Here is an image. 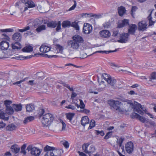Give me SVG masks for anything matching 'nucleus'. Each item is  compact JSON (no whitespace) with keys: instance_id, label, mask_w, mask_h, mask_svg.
<instances>
[{"instance_id":"37998d69","label":"nucleus","mask_w":156,"mask_h":156,"mask_svg":"<svg viewBox=\"0 0 156 156\" xmlns=\"http://www.w3.org/2000/svg\"><path fill=\"white\" fill-rule=\"evenodd\" d=\"M117 51V49H115V50L114 51H96L95 53H105L106 54L109 53L110 52H115Z\"/></svg>"},{"instance_id":"72a5a7b5","label":"nucleus","mask_w":156,"mask_h":156,"mask_svg":"<svg viewBox=\"0 0 156 156\" xmlns=\"http://www.w3.org/2000/svg\"><path fill=\"white\" fill-rule=\"evenodd\" d=\"M71 25L70 22L69 21H64L62 23V27L63 28L69 27Z\"/></svg>"},{"instance_id":"6e6552de","label":"nucleus","mask_w":156,"mask_h":156,"mask_svg":"<svg viewBox=\"0 0 156 156\" xmlns=\"http://www.w3.org/2000/svg\"><path fill=\"white\" fill-rule=\"evenodd\" d=\"M129 35V33H123L120 34V39L118 41L122 43L127 42L128 41Z\"/></svg>"},{"instance_id":"49530a36","label":"nucleus","mask_w":156,"mask_h":156,"mask_svg":"<svg viewBox=\"0 0 156 156\" xmlns=\"http://www.w3.org/2000/svg\"><path fill=\"white\" fill-rule=\"evenodd\" d=\"M132 118H136L138 119L140 117V115L136 113L133 112L131 115Z\"/></svg>"},{"instance_id":"69168bd1","label":"nucleus","mask_w":156,"mask_h":156,"mask_svg":"<svg viewBox=\"0 0 156 156\" xmlns=\"http://www.w3.org/2000/svg\"><path fill=\"white\" fill-rule=\"evenodd\" d=\"M11 101L9 100H6L4 101V104L5 105L6 108L7 106H9L10 104L11 103Z\"/></svg>"},{"instance_id":"4d7b16f0","label":"nucleus","mask_w":156,"mask_h":156,"mask_svg":"<svg viewBox=\"0 0 156 156\" xmlns=\"http://www.w3.org/2000/svg\"><path fill=\"white\" fill-rule=\"evenodd\" d=\"M110 25L109 22H106L103 24V26L105 28H108L110 27Z\"/></svg>"},{"instance_id":"0e129e2a","label":"nucleus","mask_w":156,"mask_h":156,"mask_svg":"<svg viewBox=\"0 0 156 156\" xmlns=\"http://www.w3.org/2000/svg\"><path fill=\"white\" fill-rule=\"evenodd\" d=\"M60 122H61L62 124V130H65L66 129V124L62 120H60Z\"/></svg>"},{"instance_id":"bf43d9fd","label":"nucleus","mask_w":156,"mask_h":156,"mask_svg":"<svg viewBox=\"0 0 156 156\" xmlns=\"http://www.w3.org/2000/svg\"><path fill=\"white\" fill-rule=\"evenodd\" d=\"M40 114H39V117H41L42 116H43L44 114V110L43 109H40L39 110Z\"/></svg>"},{"instance_id":"1a4fd4ad","label":"nucleus","mask_w":156,"mask_h":156,"mask_svg":"<svg viewBox=\"0 0 156 156\" xmlns=\"http://www.w3.org/2000/svg\"><path fill=\"white\" fill-rule=\"evenodd\" d=\"M147 24L145 21H142L138 23V29L139 31H143L147 29Z\"/></svg>"},{"instance_id":"dca6fc26","label":"nucleus","mask_w":156,"mask_h":156,"mask_svg":"<svg viewBox=\"0 0 156 156\" xmlns=\"http://www.w3.org/2000/svg\"><path fill=\"white\" fill-rule=\"evenodd\" d=\"M22 38L21 34L18 32L16 33L12 36L13 39L16 42H19L21 41Z\"/></svg>"},{"instance_id":"4be33fe9","label":"nucleus","mask_w":156,"mask_h":156,"mask_svg":"<svg viewBox=\"0 0 156 156\" xmlns=\"http://www.w3.org/2000/svg\"><path fill=\"white\" fill-rule=\"evenodd\" d=\"M20 149V147L17 144H14L11 147L12 151L16 154L19 152Z\"/></svg>"},{"instance_id":"f257e3e1","label":"nucleus","mask_w":156,"mask_h":156,"mask_svg":"<svg viewBox=\"0 0 156 156\" xmlns=\"http://www.w3.org/2000/svg\"><path fill=\"white\" fill-rule=\"evenodd\" d=\"M54 119V118L52 114L47 113L43 115L41 121L44 125L47 126L53 121Z\"/></svg>"},{"instance_id":"de8ad7c7","label":"nucleus","mask_w":156,"mask_h":156,"mask_svg":"<svg viewBox=\"0 0 156 156\" xmlns=\"http://www.w3.org/2000/svg\"><path fill=\"white\" fill-rule=\"evenodd\" d=\"M137 9V8L136 6H132V9L131 10V14L132 16L134 18V12H135L136 9Z\"/></svg>"},{"instance_id":"0eeeda50","label":"nucleus","mask_w":156,"mask_h":156,"mask_svg":"<svg viewBox=\"0 0 156 156\" xmlns=\"http://www.w3.org/2000/svg\"><path fill=\"white\" fill-rule=\"evenodd\" d=\"M133 144L131 141L127 142L125 145V149L126 152L129 154H131L134 150Z\"/></svg>"},{"instance_id":"473e14b6","label":"nucleus","mask_w":156,"mask_h":156,"mask_svg":"<svg viewBox=\"0 0 156 156\" xmlns=\"http://www.w3.org/2000/svg\"><path fill=\"white\" fill-rule=\"evenodd\" d=\"M45 26L44 25H42L41 26H39L36 29V30L38 33H39L41 31L45 30Z\"/></svg>"},{"instance_id":"a878e982","label":"nucleus","mask_w":156,"mask_h":156,"mask_svg":"<svg viewBox=\"0 0 156 156\" xmlns=\"http://www.w3.org/2000/svg\"><path fill=\"white\" fill-rule=\"evenodd\" d=\"M12 47L13 49H20L22 47L20 43L16 42L14 44H12Z\"/></svg>"},{"instance_id":"393cba45","label":"nucleus","mask_w":156,"mask_h":156,"mask_svg":"<svg viewBox=\"0 0 156 156\" xmlns=\"http://www.w3.org/2000/svg\"><path fill=\"white\" fill-rule=\"evenodd\" d=\"M0 119H3L5 120H8L9 119V116L0 110Z\"/></svg>"},{"instance_id":"f8f14e48","label":"nucleus","mask_w":156,"mask_h":156,"mask_svg":"<svg viewBox=\"0 0 156 156\" xmlns=\"http://www.w3.org/2000/svg\"><path fill=\"white\" fill-rule=\"evenodd\" d=\"M62 150H57L53 151H48L44 155V156H61Z\"/></svg>"},{"instance_id":"423d86ee","label":"nucleus","mask_w":156,"mask_h":156,"mask_svg":"<svg viewBox=\"0 0 156 156\" xmlns=\"http://www.w3.org/2000/svg\"><path fill=\"white\" fill-rule=\"evenodd\" d=\"M140 108L143 111H144V109L142 105L136 102H134V106L133 108V111L136 112L141 115H143L144 112L140 109Z\"/></svg>"},{"instance_id":"cd10ccee","label":"nucleus","mask_w":156,"mask_h":156,"mask_svg":"<svg viewBox=\"0 0 156 156\" xmlns=\"http://www.w3.org/2000/svg\"><path fill=\"white\" fill-rule=\"evenodd\" d=\"M13 108L16 112L20 111L22 110V105L21 104H13Z\"/></svg>"},{"instance_id":"20e7f679","label":"nucleus","mask_w":156,"mask_h":156,"mask_svg":"<svg viewBox=\"0 0 156 156\" xmlns=\"http://www.w3.org/2000/svg\"><path fill=\"white\" fill-rule=\"evenodd\" d=\"M44 24H47L48 27L51 28H54L57 26V27L56 28V30L57 31H58L61 29V22L58 21L57 23L55 21H49L48 23H44Z\"/></svg>"},{"instance_id":"2eb2a0df","label":"nucleus","mask_w":156,"mask_h":156,"mask_svg":"<svg viewBox=\"0 0 156 156\" xmlns=\"http://www.w3.org/2000/svg\"><path fill=\"white\" fill-rule=\"evenodd\" d=\"M99 34L101 37L108 38L111 35L110 32L108 30H103L99 32Z\"/></svg>"},{"instance_id":"e2e57ef3","label":"nucleus","mask_w":156,"mask_h":156,"mask_svg":"<svg viewBox=\"0 0 156 156\" xmlns=\"http://www.w3.org/2000/svg\"><path fill=\"white\" fill-rule=\"evenodd\" d=\"M63 84L64 86L66 87L67 88L69 89L70 91H73V88H71L70 86L68 84H66L65 83H63Z\"/></svg>"},{"instance_id":"09e8293b","label":"nucleus","mask_w":156,"mask_h":156,"mask_svg":"<svg viewBox=\"0 0 156 156\" xmlns=\"http://www.w3.org/2000/svg\"><path fill=\"white\" fill-rule=\"evenodd\" d=\"M102 76L106 81L111 77V76H110L108 75V74L106 73L103 74Z\"/></svg>"},{"instance_id":"8fccbe9b","label":"nucleus","mask_w":156,"mask_h":156,"mask_svg":"<svg viewBox=\"0 0 156 156\" xmlns=\"http://www.w3.org/2000/svg\"><path fill=\"white\" fill-rule=\"evenodd\" d=\"M79 112L81 113L87 114L89 113L90 112V111L88 109H87L84 108V109L80 110Z\"/></svg>"},{"instance_id":"7ed1b4c3","label":"nucleus","mask_w":156,"mask_h":156,"mask_svg":"<svg viewBox=\"0 0 156 156\" xmlns=\"http://www.w3.org/2000/svg\"><path fill=\"white\" fill-rule=\"evenodd\" d=\"M26 149L30 152L32 155L34 156H39L41 153V151L39 148L34 146L32 145L28 146Z\"/></svg>"},{"instance_id":"c756f323","label":"nucleus","mask_w":156,"mask_h":156,"mask_svg":"<svg viewBox=\"0 0 156 156\" xmlns=\"http://www.w3.org/2000/svg\"><path fill=\"white\" fill-rule=\"evenodd\" d=\"M105 87V85L104 84V82L102 81L99 84V87L98 88L97 90L99 91H102Z\"/></svg>"},{"instance_id":"13d9d810","label":"nucleus","mask_w":156,"mask_h":156,"mask_svg":"<svg viewBox=\"0 0 156 156\" xmlns=\"http://www.w3.org/2000/svg\"><path fill=\"white\" fill-rule=\"evenodd\" d=\"M156 73L154 72H153L151 75V78H150V81H151V80L152 79H155L156 77Z\"/></svg>"},{"instance_id":"ea45409f","label":"nucleus","mask_w":156,"mask_h":156,"mask_svg":"<svg viewBox=\"0 0 156 156\" xmlns=\"http://www.w3.org/2000/svg\"><path fill=\"white\" fill-rule=\"evenodd\" d=\"M70 26L75 28V29L77 30H79V27L78 25V23L76 22H72Z\"/></svg>"},{"instance_id":"f704fd0d","label":"nucleus","mask_w":156,"mask_h":156,"mask_svg":"<svg viewBox=\"0 0 156 156\" xmlns=\"http://www.w3.org/2000/svg\"><path fill=\"white\" fill-rule=\"evenodd\" d=\"M26 6L28 8H32L35 6L34 2L31 1H28L26 4Z\"/></svg>"},{"instance_id":"ddd939ff","label":"nucleus","mask_w":156,"mask_h":156,"mask_svg":"<svg viewBox=\"0 0 156 156\" xmlns=\"http://www.w3.org/2000/svg\"><path fill=\"white\" fill-rule=\"evenodd\" d=\"M137 29V27L136 24H131L129 25L128 29L129 34L133 35Z\"/></svg>"},{"instance_id":"4468645a","label":"nucleus","mask_w":156,"mask_h":156,"mask_svg":"<svg viewBox=\"0 0 156 156\" xmlns=\"http://www.w3.org/2000/svg\"><path fill=\"white\" fill-rule=\"evenodd\" d=\"M72 39L73 41L80 44L81 43H83L84 40L83 38L78 35H75L73 36Z\"/></svg>"},{"instance_id":"052dcab7","label":"nucleus","mask_w":156,"mask_h":156,"mask_svg":"<svg viewBox=\"0 0 156 156\" xmlns=\"http://www.w3.org/2000/svg\"><path fill=\"white\" fill-rule=\"evenodd\" d=\"M27 79V78H24V79H23L22 80H21L19 81H17L16 82L14 83H13V84L14 85L19 84L20 83H22V82L24 81Z\"/></svg>"},{"instance_id":"58836bf2","label":"nucleus","mask_w":156,"mask_h":156,"mask_svg":"<svg viewBox=\"0 0 156 156\" xmlns=\"http://www.w3.org/2000/svg\"><path fill=\"white\" fill-rule=\"evenodd\" d=\"M27 146L26 144H23L21 147V153L23 154L24 155H25L26 154V151L25 149L26 147Z\"/></svg>"},{"instance_id":"5701e85b","label":"nucleus","mask_w":156,"mask_h":156,"mask_svg":"<svg viewBox=\"0 0 156 156\" xmlns=\"http://www.w3.org/2000/svg\"><path fill=\"white\" fill-rule=\"evenodd\" d=\"M3 112V111H2ZM14 112V110L13 107H12L11 106H7L6 108V112L8 114L7 115L6 113V114L9 117L8 115H12ZM5 113V112H4Z\"/></svg>"},{"instance_id":"774afa93","label":"nucleus","mask_w":156,"mask_h":156,"mask_svg":"<svg viewBox=\"0 0 156 156\" xmlns=\"http://www.w3.org/2000/svg\"><path fill=\"white\" fill-rule=\"evenodd\" d=\"M63 145L65 148H67L69 147V144L68 141H66L63 143Z\"/></svg>"},{"instance_id":"c85d7f7f","label":"nucleus","mask_w":156,"mask_h":156,"mask_svg":"<svg viewBox=\"0 0 156 156\" xmlns=\"http://www.w3.org/2000/svg\"><path fill=\"white\" fill-rule=\"evenodd\" d=\"M34 117L33 116H29L25 118L23 121V123L26 124L28 122H31L34 120Z\"/></svg>"},{"instance_id":"3c124183","label":"nucleus","mask_w":156,"mask_h":156,"mask_svg":"<svg viewBox=\"0 0 156 156\" xmlns=\"http://www.w3.org/2000/svg\"><path fill=\"white\" fill-rule=\"evenodd\" d=\"M90 16L94 17L98 19L101 17V14L97 15L96 14H90Z\"/></svg>"},{"instance_id":"338daca9","label":"nucleus","mask_w":156,"mask_h":156,"mask_svg":"<svg viewBox=\"0 0 156 156\" xmlns=\"http://www.w3.org/2000/svg\"><path fill=\"white\" fill-rule=\"evenodd\" d=\"M141 122H144L146 121V119L144 117L140 116V117L138 119Z\"/></svg>"},{"instance_id":"9b49d317","label":"nucleus","mask_w":156,"mask_h":156,"mask_svg":"<svg viewBox=\"0 0 156 156\" xmlns=\"http://www.w3.org/2000/svg\"><path fill=\"white\" fill-rule=\"evenodd\" d=\"M92 30L91 25L87 23H85L83 27V32L84 34H88L90 33Z\"/></svg>"},{"instance_id":"603ef678","label":"nucleus","mask_w":156,"mask_h":156,"mask_svg":"<svg viewBox=\"0 0 156 156\" xmlns=\"http://www.w3.org/2000/svg\"><path fill=\"white\" fill-rule=\"evenodd\" d=\"M112 132H109L107 133L105 136L104 139H108L111 137L112 135Z\"/></svg>"},{"instance_id":"f03ea898","label":"nucleus","mask_w":156,"mask_h":156,"mask_svg":"<svg viewBox=\"0 0 156 156\" xmlns=\"http://www.w3.org/2000/svg\"><path fill=\"white\" fill-rule=\"evenodd\" d=\"M108 104L110 106V108L112 110H118L119 112H121L122 111L119 106L121 102L119 101L112 99L108 101Z\"/></svg>"},{"instance_id":"e433bc0d","label":"nucleus","mask_w":156,"mask_h":156,"mask_svg":"<svg viewBox=\"0 0 156 156\" xmlns=\"http://www.w3.org/2000/svg\"><path fill=\"white\" fill-rule=\"evenodd\" d=\"M55 148L54 147H50L48 145H47L44 149V151H52L55 149Z\"/></svg>"},{"instance_id":"f3484780","label":"nucleus","mask_w":156,"mask_h":156,"mask_svg":"<svg viewBox=\"0 0 156 156\" xmlns=\"http://www.w3.org/2000/svg\"><path fill=\"white\" fill-rule=\"evenodd\" d=\"M89 123V119L88 116H86L82 118L81 120V125L84 127L87 125H88Z\"/></svg>"},{"instance_id":"412c9836","label":"nucleus","mask_w":156,"mask_h":156,"mask_svg":"<svg viewBox=\"0 0 156 156\" xmlns=\"http://www.w3.org/2000/svg\"><path fill=\"white\" fill-rule=\"evenodd\" d=\"M51 48L47 46L42 45L40 48V51L43 53H47L50 50Z\"/></svg>"},{"instance_id":"79ce46f5","label":"nucleus","mask_w":156,"mask_h":156,"mask_svg":"<svg viewBox=\"0 0 156 156\" xmlns=\"http://www.w3.org/2000/svg\"><path fill=\"white\" fill-rule=\"evenodd\" d=\"M0 31L2 32H11L13 31V30L12 28H11L9 29H1L0 30Z\"/></svg>"},{"instance_id":"c9c22d12","label":"nucleus","mask_w":156,"mask_h":156,"mask_svg":"<svg viewBox=\"0 0 156 156\" xmlns=\"http://www.w3.org/2000/svg\"><path fill=\"white\" fill-rule=\"evenodd\" d=\"M27 111L29 112L32 111L34 109V105L32 104L27 105L26 106Z\"/></svg>"},{"instance_id":"7c9ffc66","label":"nucleus","mask_w":156,"mask_h":156,"mask_svg":"<svg viewBox=\"0 0 156 156\" xmlns=\"http://www.w3.org/2000/svg\"><path fill=\"white\" fill-rule=\"evenodd\" d=\"M106 81L109 84L111 85L112 87H113L116 82V80L114 78H112L111 77Z\"/></svg>"},{"instance_id":"39448f33","label":"nucleus","mask_w":156,"mask_h":156,"mask_svg":"<svg viewBox=\"0 0 156 156\" xmlns=\"http://www.w3.org/2000/svg\"><path fill=\"white\" fill-rule=\"evenodd\" d=\"M82 147L83 152L86 154H89L91 152H94L95 150L94 147L92 145L89 147V145L85 144L83 145Z\"/></svg>"},{"instance_id":"aec40b11","label":"nucleus","mask_w":156,"mask_h":156,"mask_svg":"<svg viewBox=\"0 0 156 156\" xmlns=\"http://www.w3.org/2000/svg\"><path fill=\"white\" fill-rule=\"evenodd\" d=\"M118 10L119 15L121 16H122L126 11L125 7L122 6L118 7Z\"/></svg>"},{"instance_id":"4c0bfd02","label":"nucleus","mask_w":156,"mask_h":156,"mask_svg":"<svg viewBox=\"0 0 156 156\" xmlns=\"http://www.w3.org/2000/svg\"><path fill=\"white\" fill-rule=\"evenodd\" d=\"M74 114L69 113L66 114V116L67 119L69 120L70 122L72 120V118L74 116Z\"/></svg>"},{"instance_id":"bb28decb","label":"nucleus","mask_w":156,"mask_h":156,"mask_svg":"<svg viewBox=\"0 0 156 156\" xmlns=\"http://www.w3.org/2000/svg\"><path fill=\"white\" fill-rule=\"evenodd\" d=\"M22 50L24 52H30L33 51V48L32 46H28L24 47Z\"/></svg>"},{"instance_id":"5fc2aeb1","label":"nucleus","mask_w":156,"mask_h":156,"mask_svg":"<svg viewBox=\"0 0 156 156\" xmlns=\"http://www.w3.org/2000/svg\"><path fill=\"white\" fill-rule=\"evenodd\" d=\"M56 46L57 49H58L59 51L62 53V52L63 49V47L58 44H56Z\"/></svg>"},{"instance_id":"2f4dec72","label":"nucleus","mask_w":156,"mask_h":156,"mask_svg":"<svg viewBox=\"0 0 156 156\" xmlns=\"http://www.w3.org/2000/svg\"><path fill=\"white\" fill-rule=\"evenodd\" d=\"M152 12V11H151L149 15L147 17V18L148 19V20L149 21V26H151L154 25V23L155 22V21H153L152 20V17L151 16V14Z\"/></svg>"},{"instance_id":"6e6d98bb","label":"nucleus","mask_w":156,"mask_h":156,"mask_svg":"<svg viewBox=\"0 0 156 156\" xmlns=\"http://www.w3.org/2000/svg\"><path fill=\"white\" fill-rule=\"evenodd\" d=\"M96 133L97 135H100L101 136H103L105 135V133L103 131H100L99 130H96Z\"/></svg>"},{"instance_id":"c03bdc74","label":"nucleus","mask_w":156,"mask_h":156,"mask_svg":"<svg viewBox=\"0 0 156 156\" xmlns=\"http://www.w3.org/2000/svg\"><path fill=\"white\" fill-rule=\"evenodd\" d=\"M39 20L38 19H36L34 21L33 26L35 28H37L40 25V23L39 22Z\"/></svg>"},{"instance_id":"a19ab883","label":"nucleus","mask_w":156,"mask_h":156,"mask_svg":"<svg viewBox=\"0 0 156 156\" xmlns=\"http://www.w3.org/2000/svg\"><path fill=\"white\" fill-rule=\"evenodd\" d=\"M95 121L94 120H91L89 126L88 127V129H90L95 126Z\"/></svg>"},{"instance_id":"6ab92c4d","label":"nucleus","mask_w":156,"mask_h":156,"mask_svg":"<svg viewBox=\"0 0 156 156\" xmlns=\"http://www.w3.org/2000/svg\"><path fill=\"white\" fill-rule=\"evenodd\" d=\"M0 46L2 50H7L9 47V44L8 42L3 41L0 43Z\"/></svg>"},{"instance_id":"b1692460","label":"nucleus","mask_w":156,"mask_h":156,"mask_svg":"<svg viewBox=\"0 0 156 156\" xmlns=\"http://www.w3.org/2000/svg\"><path fill=\"white\" fill-rule=\"evenodd\" d=\"M16 126L13 123L8 125L6 127L7 130L9 131H13L16 130Z\"/></svg>"},{"instance_id":"680f3d73","label":"nucleus","mask_w":156,"mask_h":156,"mask_svg":"<svg viewBox=\"0 0 156 156\" xmlns=\"http://www.w3.org/2000/svg\"><path fill=\"white\" fill-rule=\"evenodd\" d=\"M74 4L70 7L69 9V11H70L74 9L76 6V1H74Z\"/></svg>"},{"instance_id":"9d476101","label":"nucleus","mask_w":156,"mask_h":156,"mask_svg":"<svg viewBox=\"0 0 156 156\" xmlns=\"http://www.w3.org/2000/svg\"><path fill=\"white\" fill-rule=\"evenodd\" d=\"M68 46L72 49L76 50L79 47L80 44L73 40L69 41L67 42Z\"/></svg>"},{"instance_id":"864d4df0","label":"nucleus","mask_w":156,"mask_h":156,"mask_svg":"<svg viewBox=\"0 0 156 156\" xmlns=\"http://www.w3.org/2000/svg\"><path fill=\"white\" fill-rule=\"evenodd\" d=\"M80 107L82 109H84V107H85V105L84 104L83 102V101L82 100H80Z\"/></svg>"},{"instance_id":"a211bd4d","label":"nucleus","mask_w":156,"mask_h":156,"mask_svg":"<svg viewBox=\"0 0 156 156\" xmlns=\"http://www.w3.org/2000/svg\"><path fill=\"white\" fill-rule=\"evenodd\" d=\"M129 20L124 19L122 20L121 23H119L118 24V27L119 28H120L125 26H129Z\"/></svg>"},{"instance_id":"a18cd8bd","label":"nucleus","mask_w":156,"mask_h":156,"mask_svg":"<svg viewBox=\"0 0 156 156\" xmlns=\"http://www.w3.org/2000/svg\"><path fill=\"white\" fill-rule=\"evenodd\" d=\"M30 27L29 26H27L25 27H24L23 29H19L18 31L19 32H23L26 31H27L28 30H29L30 29Z\"/></svg>"}]
</instances>
